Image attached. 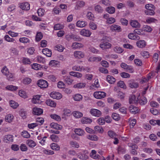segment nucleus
Here are the masks:
<instances>
[{
	"instance_id": "nucleus-1",
	"label": "nucleus",
	"mask_w": 160,
	"mask_h": 160,
	"mask_svg": "<svg viewBox=\"0 0 160 160\" xmlns=\"http://www.w3.org/2000/svg\"><path fill=\"white\" fill-rule=\"evenodd\" d=\"M145 8L147 10L145 11L146 15L150 16L154 15L155 8L153 5L152 4H147L145 5Z\"/></svg>"
},
{
	"instance_id": "nucleus-2",
	"label": "nucleus",
	"mask_w": 160,
	"mask_h": 160,
	"mask_svg": "<svg viewBox=\"0 0 160 160\" xmlns=\"http://www.w3.org/2000/svg\"><path fill=\"white\" fill-rule=\"evenodd\" d=\"M111 46V44L108 42V40L106 38H104L101 40L100 47L102 49L109 48Z\"/></svg>"
},
{
	"instance_id": "nucleus-3",
	"label": "nucleus",
	"mask_w": 160,
	"mask_h": 160,
	"mask_svg": "<svg viewBox=\"0 0 160 160\" xmlns=\"http://www.w3.org/2000/svg\"><path fill=\"white\" fill-rule=\"evenodd\" d=\"M78 157L81 160H86L89 158L88 152L86 150H82L78 154Z\"/></svg>"
},
{
	"instance_id": "nucleus-4",
	"label": "nucleus",
	"mask_w": 160,
	"mask_h": 160,
	"mask_svg": "<svg viewBox=\"0 0 160 160\" xmlns=\"http://www.w3.org/2000/svg\"><path fill=\"white\" fill-rule=\"evenodd\" d=\"M93 95L96 98L101 99L106 96V93L102 91H96L94 93Z\"/></svg>"
},
{
	"instance_id": "nucleus-5",
	"label": "nucleus",
	"mask_w": 160,
	"mask_h": 160,
	"mask_svg": "<svg viewBox=\"0 0 160 160\" xmlns=\"http://www.w3.org/2000/svg\"><path fill=\"white\" fill-rule=\"evenodd\" d=\"M120 66L122 68L129 72L132 73L134 72L133 68L131 66L128 65L126 63L122 62Z\"/></svg>"
},
{
	"instance_id": "nucleus-6",
	"label": "nucleus",
	"mask_w": 160,
	"mask_h": 160,
	"mask_svg": "<svg viewBox=\"0 0 160 160\" xmlns=\"http://www.w3.org/2000/svg\"><path fill=\"white\" fill-rule=\"evenodd\" d=\"M90 113L93 116L99 117L102 114L101 112L99 110L95 108H92L90 110Z\"/></svg>"
},
{
	"instance_id": "nucleus-7",
	"label": "nucleus",
	"mask_w": 160,
	"mask_h": 160,
	"mask_svg": "<svg viewBox=\"0 0 160 160\" xmlns=\"http://www.w3.org/2000/svg\"><path fill=\"white\" fill-rule=\"evenodd\" d=\"M92 33V32L89 30L86 29H83L80 32V34L83 37H89Z\"/></svg>"
},
{
	"instance_id": "nucleus-8",
	"label": "nucleus",
	"mask_w": 160,
	"mask_h": 160,
	"mask_svg": "<svg viewBox=\"0 0 160 160\" xmlns=\"http://www.w3.org/2000/svg\"><path fill=\"white\" fill-rule=\"evenodd\" d=\"M37 84L38 87L41 88H46L48 86V83L47 81L43 79H40L38 81Z\"/></svg>"
},
{
	"instance_id": "nucleus-9",
	"label": "nucleus",
	"mask_w": 160,
	"mask_h": 160,
	"mask_svg": "<svg viewBox=\"0 0 160 160\" xmlns=\"http://www.w3.org/2000/svg\"><path fill=\"white\" fill-rule=\"evenodd\" d=\"M108 14L104 15L103 18L106 20V22L107 24H111L114 23L116 21L115 18L112 17H109Z\"/></svg>"
},
{
	"instance_id": "nucleus-10",
	"label": "nucleus",
	"mask_w": 160,
	"mask_h": 160,
	"mask_svg": "<svg viewBox=\"0 0 160 160\" xmlns=\"http://www.w3.org/2000/svg\"><path fill=\"white\" fill-rule=\"evenodd\" d=\"M128 146L132 148L131 151V153L133 155H137L138 154V152L136 149H138V148L137 145L132 143H128Z\"/></svg>"
},
{
	"instance_id": "nucleus-11",
	"label": "nucleus",
	"mask_w": 160,
	"mask_h": 160,
	"mask_svg": "<svg viewBox=\"0 0 160 160\" xmlns=\"http://www.w3.org/2000/svg\"><path fill=\"white\" fill-rule=\"evenodd\" d=\"M50 96L53 99L59 100L62 98V95L59 92H52L50 94Z\"/></svg>"
},
{
	"instance_id": "nucleus-12",
	"label": "nucleus",
	"mask_w": 160,
	"mask_h": 160,
	"mask_svg": "<svg viewBox=\"0 0 160 160\" xmlns=\"http://www.w3.org/2000/svg\"><path fill=\"white\" fill-rule=\"evenodd\" d=\"M42 96L40 95H37L34 96L32 100V103L34 104H41L42 102L41 99Z\"/></svg>"
},
{
	"instance_id": "nucleus-13",
	"label": "nucleus",
	"mask_w": 160,
	"mask_h": 160,
	"mask_svg": "<svg viewBox=\"0 0 160 160\" xmlns=\"http://www.w3.org/2000/svg\"><path fill=\"white\" fill-rule=\"evenodd\" d=\"M155 73L154 72H152L148 75L147 78H142L140 82V83L142 84L147 82L150 78H152L154 75Z\"/></svg>"
},
{
	"instance_id": "nucleus-14",
	"label": "nucleus",
	"mask_w": 160,
	"mask_h": 160,
	"mask_svg": "<svg viewBox=\"0 0 160 160\" xmlns=\"http://www.w3.org/2000/svg\"><path fill=\"white\" fill-rule=\"evenodd\" d=\"M19 7L23 10H28L30 9V5L27 2H23L19 4Z\"/></svg>"
},
{
	"instance_id": "nucleus-15",
	"label": "nucleus",
	"mask_w": 160,
	"mask_h": 160,
	"mask_svg": "<svg viewBox=\"0 0 160 160\" xmlns=\"http://www.w3.org/2000/svg\"><path fill=\"white\" fill-rule=\"evenodd\" d=\"M74 56L76 58L81 59L84 57L85 54L81 51H75L74 52Z\"/></svg>"
},
{
	"instance_id": "nucleus-16",
	"label": "nucleus",
	"mask_w": 160,
	"mask_h": 160,
	"mask_svg": "<svg viewBox=\"0 0 160 160\" xmlns=\"http://www.w3.org/2000/svg\"><path fill=\"white\" fill-rule=\"evenodd\" d=\"M130 24L132 28H139L141 27L140 23L136 20H131Z\"/></svg>"
},
{
	"instance_id": "nucleus-17",
	"label": "nucleus",
	"mask_w": 160,
	"mask_h": 160,
	"mask_svg": "<svg viewBox=\"0 0 160 160\" xmlns=\"http://www.w3.org/2000/svg\"><path fill=\"white\" fill-rule=\"evenodd\" d=\"M43 110L38 107H34L32 109V113L36 115H39L43 113Z\"/></svg>"
},
{
	"instance_id": "nucleus-18",
	"label": "nucleus",
	"mask_w": 160,
	"mask_h": 160,
	"mask_svg": "<svg viewBox=\"0 0 160 160\" xmlns=\"http://www.w3.org/2000/svg\"><path fill=\"white\" fill-rule=\"evenodd\" d=\"M110 30L112 32H119L121 31V27L116 24H113L110 27Z\"/></svg>"
},
{
	"instance_id": "nucleus-19",
	"label": "nucleus",
	"mask_w": 160,
	"mask_h": 160,
	"mask_svg": "<svg viewBox=\"0 0 160 160\" xmlns=\"http://www.w3.org/2000/svg\"><path fill=\"white\" fill-rule=\"evenodd\" d=\"M86 85L85 83L80 82L73 85V87L77 89H81L84 88Z\"/></svg>"
},
{
	"instance_id": "nucleus-20",
	"label": "nucleus",
	"mask_w": 160,
	"mask_h": 160,
	"mask_svg": "<svg viewBox=\"0 0 160 160\" xmlns=\"http://www.w3.org/2000/svg\"><path fill=\"white\" fill-rule=\"evenodd\" d=\"M129 110L130 112L133 114L138 113L140 110L137 107L133 105H131L129 108Z\"/></svg>"
},
{
	"instance_id": "nucleus-21",
	"label": "nucleus",
	"mask_w": 160,
	"mask_h": 160,
	"mask_svg": "<svg viewBox=\"0 0 160 160\" xmlns=\"http://www.w3.org/2000/svg\"><path fill=\"white\" fill-rule=\"evenodd\" d=\"M19 95L23 98H26L28 97V93L26 91L23 89H21L18 91Z\"/></svg>"
},
{
	"instance_id": "nucleus-22",
	"label": "nucleus",
	"mask_w": 160,
	"mask_h": 160,
	"mask_svg": "<svg viewBox=\"0 0 160 160\" xmlns=\"http://www.w3.org/2000/svg\"><path fill=\"white\" fill-rule=\"evenodd\" d=\"M87 25V22L79 20L76 23V26L80 28L85 27Z\"/></svg>"
},
{
	"instance_id": "nucleus-23",
	"label": "nucleus",
	"mask_w": 160,
	"mask_h": 160,
	"mask_svg": "<svg viewBox=\"0 0 160 160\" xmlns=\"http://www.w3.org/2000/svg\"><path fill=\"white\" fill-rule=\"evenodd\" d=\"M90 156L91 158L94 159H98L100 157L99 155L97 154V152L94 150H92L90 154Z\"/></svg>"
},
{
	"instance_id": "nucleus-24",
	"label": "nucleus",
	"mask_w": 160,
	"mask_h": 160,
	"mask_svg": "<svg viewBox=\"0 0 160 160\" xmlns=\"http://www.w3.org/2000/svg\"><path fill=\"white\" fill-rule=\"evenodd\" d=\"M3 140L6 142H12L13 141V136L11 135H8L4 137Z\"/></svg>"
},
{
	"instance_id": "nucleus-25",
	"label": "nucleus",
	"mask_w": 160,
	"mask_h": 160,
	"mask_svg": "<svg viewBox=\"0 0 160 160\" xmlns=\"http://www.w3.org/2000/svg\"><path fill=\"white\" fill-rule=\"evenodd\" d=\"M18 89V87L12 85H8L5 87L6 90L12 92L16 91Z\"/></svg>"
},
{
	"instance_id": "nucleus-26",
	"label": "nucleus",
	"mask_w": 160,
	"mask_h": 160,
	"mask_svg": "<svg viewBox=\"0 0 160 160\" xmlns=\"http://www.w3.org/2000/svg\"><path fill=\"white\" fill-rule=\"evenodd\" d=\"M69 74L71 76L76 77L77 78H81L82 75V73L79 72L74 71H71L70 72Z\"/></svg>"
},
{
	"instance_id": "nucleus-27",
	"label": "nucleus",
	"mask_w": 160,
	"mask_h": 160,
	"mask_svg": "<svg viewBox=\"0 0 160 160\" xmlns=\"http://www.w3.org/2000/svg\"><path fill=\"white\" fill-rule=\"evenodd\" d=\"M74 132L75 134L79 136H82L84 135L85 133V132L83 130L79 128L74 129Z\"/></svg>"
},
{
	"instance_id": "nucleus-28",
	"label": "nucleus",
	"mask_w": 160,
	"mask_h": 160,
	"mask_svg": "<svg viewBox=\"0 0 160 160\" xmlns=\"http://www.w3.org/2000/svg\"><path fill=\"white\" fill-rule=\"evenodd\" d=\"M128 83L131 88H136L138 86V83L134 82L133 80L129 81Z\"/></svg>"
},
{
	"instance_id": "nucleus-29",
	"label": "nucleus",
	"mask_w": 160,
	"mask_h": 160,
	"mask_svg": "<svg viewBox=\"0 0 160 160\" xmlns=\"http://www.w3.org/2000/svg\"><path fill=\"white\" fill-rule=\"evenodd\" d=\"M81 121L82 124H87L91 123L92 122V120L88 118L83 117L82 118Z\"/></svg>"
},
{
	"instance_id": "nucleus-30",
	"label": "nucleus",
	"mask_w": 160,
	"mask_h": 160,
	"mask_svg": "<svg viewBox=\"0 0 160 160\" xmlns=\"http://www.w3.org/2000/svg\"><path fill=\"white\" fill-rule=\"evenodd\" d=\"M43 53L47 56L50 57L52 55L51 51L48 48H45L42 50Z\"/></svg>"
},
{
	"instance_id": "nucleus-31",
	"label": "nucleus",
	"mask_w": 160,
	"mask_h": 160,
	"mask_svg": "<svg viewBox=\"0 0 160 160\" xmlns=\"http://www.w3.org/2000/svg\"><path fill=\"white\" fill-rule=\"evenodd\" d=\"M94 131H95V133L96 132L102 134L104 132V129L102 127L99 126H96L94 127Z\"/></svg>"
},
{
	"instance_id": "nucleus-32",
	"label": "nucleus",
	"mask_w": 160,
	"mask_h": 160,
	"mask_svg": "<svg viewBox=\"0 0 160 160\" xmlns=\"http://www.w3.org/2000/svg\"><path fill=\"white\" fill-rule=\"evenodd\" d=\"M14 119L13 115L11 114H8L5 117V120L6 122L9 123L12 122Z\"/></svg>"
},
{
	"instance_id": "nucleus-33",
	"label": "nucleus",
	"mask_w": 160,
	"mask_h": 160,
	"mask_svg": "<svg viewBox=\"0 0 160 160\" xmlns=\"http://www.w3.org/2000/svg\"><path fill=\"white\" fill-rule=\"evenodd\" d=\"M83 45L80 43L75 42L72 44V47L73 49H78L83 47Z\"/></svg>"
},
{
	"instance_id": "nucleus-34",
	"label": "nucleus",
	"mask_w": 160,
	"mask_h": 160,
	"mask_svg": "<svg viewBox=\"0 0 160 160\" xmlns=\"http://www.w3.org/2000/svg\"><path fill=\"white\" fill-rule=\"evenodd\" d=\"M50 126L51 128L61 130L62 128L61 126L54 122L51 123L50 124Z\"/></svg>"
},
{
	"instance_id": "nucleus-35",
	"label": "nucleus",
	"mask_w": 160,
	"mask_h": 160,
	"mask_svg": "<svg viewBox=\"0 0 160 160\" xmlns=\"http://www.w3.org/2000/svg\"><path fill=\"white\" fill-rule=\"evenodd\" d=\"M138 98H136L135 95L132 94L129 97V101L130 103H136L138 102Z\"/></svg>"
},
{
	"instance_id": "nucleus-36",
	"label": "nucleus",
	"mask_w": 160,
	"mask_h": 160,
	"mask_svg": "<svg viewBox=\"0 0 160 160\" xmlns=\"http://www.w3.org/2000/svg\"><path fill=\"white\" fill-rule=\"evenodd\" d=\"M46 103L47 105L52 107H55L56 106V103L53 101L48 99L46 101Z\"/></svg>"
},
{
	"instance_id": "nucleus-37",
	"label": "nucleus",
	"mask_w": 160,
	"mask_h": 160,
	"mask_svg": "<svg viewBox=\"0 0 160 160\" xmlns=\"http://www.w3.org/2000/svg\"><path fill=\"white\" fill-rule=\"evenodd\" d=\"M72 69L73 71L82 72L85 70L83 66H80L77 65H75L72 67Z\"/></svg>"
},
{
	"instance_id": "nucleus-38",
	"label": "nucleus",
	"mask_w": 160,
	"mask_h": 160,
	"mask_svg": "<svg viewBox=\"0 0 160 160\" xmlns=\"http://www.w3.org/2000/svg\"><path fill=\"white\" fill-rule=\"evenodd\" d=\"M35 61L38 62L39 63L44 64L46 62V60L45 58L41 56H37L35 58Z\"/></svg>"
},
{
	"instance_id": "nucleus-39",
	"label": "nucleus",
	"mask_w": 160,
	"mask_h": 160,
	"mask_svg": "<svg viewBox=\"0 0 160 160\" xmlns=\"http://www.w3.org/2000/svg\"><path fill=\"white\" fill-rule=\"evenodd\" d=\"M85 4V2L83 1H78L76 3L75 8L77 9H79L83 7Z\"/></svg>"
},
{
	"instance_id": "nucleus-40",
	"label": "nucleus",
	"mask_w": 160,
	"mask_h": 160,
	"mask_svg": "<svg viewBox=\"0 0 160 160\" xmlns=\"http://www.w3.org/2000/svg\"><path fill=\"white\" fill-rule=\"evenodd\" d=\"M73 116L76 118H79L83 116L82 113L78 111H75L72 113Z\"/></svg>"
},
{
	"instance_id": "nucleus-41",
	"label": "nucleus",
	"mask_w": 160,
	"mask_h": 160,
	"mask_svg": "<svg viewBox=\"0 0 160 160\" xmlns=\"http://www.w3.org/2000/svg\"><path fill=\"white\" fill-rule=\"evenodd\" d=\"M138 98V102L140 105H143L147 103V101L146 98L145 97L142 96L141 98L140 99H139V98Z\"/></svg>"
},
{
	"instance_id": "nucleus-42",
	"label": "nucleus",
	"mask_w": 160,
	"mask_h": 160,
	"mask_svg": "<svg viewBox=\"0 0 160 160\" xmlns=\"http://www.w3.org/2000/svg\"><path fill=\"white\" fill-rule=\"evenodd\" d=\"M128 37L130 39L134 40H138L139 39V36L134 33H129L128 35Z\"/></svg>"
},
{
	"instance_id": "nucleus-43",
	"label": "nucleus",
	"mask_w": 160,
	"mask_h": 160,
	"mask_svg": "<svg viewBox=\"0 0 160 160\" xmlns=\"http://www.w3.org/2000/svg\"><path fill=\"white\" fill-rule=\"evenodd\" d=\"M107 81L110 84H113L116 81V79L112 76L108 75L107 78Z\"/></svg>"
},
{
	"instance_id": "nucleus-44",
	"label": "nucleus",
	"mask_w": 160,
	"mask_h": 160,
	"mask_svg": "<svg viewBox=\"0 0 160 160\" xmlns=\"http://www.w3.org/2000/svg\"><path fill=\"white\" fill-rule=\"evenodd\" d=\"M136 44L137 46L140 48H143L146 45L145 41L142 40L137 41V42Z\"/></svg>"
},
{
	"instance_id": "nucleus-45",
	"label": "nucleus",
	"mask_w": 160,
	"mask_h": 160,
	"mask_svg": "<svg viewBox=\"0 0 160 160\" xmlns=\"http://www.w3.org/2000/svg\"><path fill=\"white\" fill-rule=\"evenodd\" d=\"M157 20L155 18L152 17H148L146 18V23L148 24H150L153 23H155Z\"/></svg>"
},
{
	"instance_id": "nucleus-46",
	"label": "nucleus",
	"mask_w": 160,
	"mask_h": 160,
	"mask_svg": "<svg viewBox=\"0 0 160 160\" xmlns=\"http://www.w3.org/2000/svg\"><path fill=\"white\" fill-rule=\"evenodd\" d=\"M129 126L131 128H133L136 123V119L132 118H130L129 119Z\"/></svg>"
},
{
	"instance_id": "nucleus-47",
	"label": "nucleus",
	"mask_w": 160,
	"mask_h": 160,
	"mask_svg": "<svg viewBox=\"0 0 160 160\" xmlns=\"http://www.w3.org/2000/svg\"><path fill=\"white\" fill-rule=\"evenodd\" d=\"M5 40L8 42H12L14 43L16 42V41L14 39L10 38L8 35H6L4 37Z\"/></svg>"
},
{
	"instance_id": "nucleus-48",
	"label": "nucleus",
	"mask_w": 160,
	"mask_h": 160,
	"mask_svg": "<svg viewBox=\"0 0 160 160\" xmlns=\"http://www.w3.org/2000/svg\"><path fill=\"white\" fill-rule=\"evenodd\" d=\"M27 144L30 147L33 148L36 145V142L32 140H28L26 142Z\"/></svg>"
},
{
	"instance_id": "nucleus-49",
	"label": "nucleus",
	"mask_w": 160,
	"mask_h": 160,
	"mask_svg": "<svg viewBox=\"0 0 160 160\" xmlns=\"http://www.w3.org/2000/svg\"><path fill=\"white\" fill-rule=\"evenodd\" d=\"M118 56L115 54H108L105 56L104 58L105 59L108 60L110 59H116L118 58Z\"/></svg>"
},
{
	"instance_id": "nucleus-50",
	"label": "nucleus",
	"mask_w": 160,
	"mask_h": 160,
	"mask_svg": "<svg viewBox=\"0 0 160 160\" xmlns=\"http://www.w3.org/2000/svg\"><path fill=\"white\" fill-rule=\"evenodd\" d=\"M10 106L14 109L16 108L18 106L19 104L15 101L11 100L9 102Z\"/></svg>"
},
{
	"instance_id": "nucleus-51",
	"label": "nucleus",
	"mask_w": 160,
	"mask_h": 160,
	"mask_svg": "<svg viewBox=\"0 0 160 160\" xmlns=\"http://www.w3.org/2000/svg\"><path fill=\"white\" fill-rule=\"evenodd\" d=\"M71 111L67 108H65L63 110V115L65 116H70L72 114Z\"/></svg>"
},
{
	"instance_id": "nucleus-52",
	"label": "nucleus",
	"mask_w": 160,
	"mask_h": 160,
	"mask_svg": "<svg viewBox=\"0 0 160 160\" xmlns=\"http://www.w3.org/2000/svg\"><path fill=\"white\" fill-rule=\"evenodd\" d=\"M49 65L51 67H56L59 65V62L57 60H52L50 62Z\"/></svg>"
},
{
	"instance_id": "nucleus-53",
	"label": "nucleus",
	"mask_w": 160,
	"mask_h": 160,
	"mask_svg": "<svg viewBox=\"0 0 160 160\" xmlns=\"http://www.w3.org/2000/svg\"><path fill=\"white\" fill-rule=\"evenodd\" d=\"M64 81L68 85H71L73 81V80L70 78L69 76L64 77Z\"/></svg>"
},
{
	"instance_id": "nucleus-54",
	"label": "nucleus",
	"mask_w": 160,
	"mask_h": 160,
	"mask_svg": "<svg viewBox=\"0 0 160 160\" xmlns=\"http://www.w3.org/2000/svg\"><path fill=\"white\" fill-rule=\"evenodd\" d=\"M50 147L52 149L55 151H58L60 149L59 146L55 143H52L50 145Z\"/></svg>"
},
{
	"instance_id": "nucleus-55",
	"label": "nucleus",
	"mask_w": 160,
	"mask_h": 160,
	"mask_svg": "<svg viewBox=\"0 0 160 160\" xmlns=\"http://www.w3.org/2000/svg\"><path fill=\"white\" fill-rule=\"evenodd\" d=\"M142 30L145 32H150L152 30L151 27L147 25H145L143 26Z\"/></svg>"
},
{
	"instance_id": "nucleus-56",
	"label": "nucleus",
	"mask_w": 160,
	"mask_h": 160,
	"mask_svg": "<svg viewBox=\"0 0 160 160\" xmlns=\"http://www.w3.org/2000/svg\"><path fill=\"white\" fill-rule=\"evenodd\" d=\"M70 145L74 148H78L80 146L79 143L76 141H72L70 142Z\"/></svg>"
},
{
	"instance_id": "nucleus-57",
	"label": "nucleus",
	"mask_w": 160,
	"mask_h": 160,
	"mask_svg": "<svg viewBox=\"0 0 160 160\" xmlns=\"http://www.w3.org/2000/svg\"><path fill=\"white\" fill-rule=\"evenodd\" d=\"M114 50L116 52L119 54L122 53L124 51L122 48L118 46H116L114 48Z\"/></svg>"
},
{
	"instance_id": "nucleus-58",
	"label": "nucleus",
	"mask_w": 160,
	"mask_h": 160,
	"mask_svg": "<svg viewBox=\"0 0 160 160\" xmlns=\"http://www.w3.org/2000/svg\"><path fill=\"white\" fill-rule=\"evenodd\" d=\"M87 138L93 141H97L98 139V137L95 135H89L88 136Z\"/></svg>"
},
{
	"instance_id": "nucleus-59",
	"label": "nucleus",
	"mask_w": 160,
	"mask_h": 160,
	"mask_svg": "<svg viewBox=\"0 0 160 160\" xmlns=\"http://www.w3.org/2000/svg\"><path fill=\"white\" fill-rule=\"evenodd\" d=\"M106 11L110 14L114 13L115 11L114 7L112 6L108 7L106 8Z\"/></svg>"
},
{
	"instance_id": "nucleus-60",
	"label": "nucleus",
	"mask_w": 160,
	"mask_h": 160,
	"mask_svg": "<svg viewBox=\"0 0 160 160\" xmlns=\"http://www.w3.org/2000/svg\"><path fill=\"white\" fill-rule=\"evenodd\" d=\"M82 96L79 94H76L73 96V98L75 101H80L82 99Z\"/></svg>"
},
{
	"instance_id": "nucleus-61",
	"label": "nucleus",
	"mask_w": 160,
	"mask_h": 160,
	"mask_svg": "<svg viewBox=\"0 0 160 160\" xmlns=\"http://www.w3.org/2000/svg\"><path fill=\"white\" fill-rule=\"evenodd\" d=\"M22 62L24 64H29L31 63V62L29 58H23L22 60Z\"/></svg>"
},
{
	"instance_id": "nucleus-62",
	"label": "nucleus",
	"mask_w": 160,
	"mask_h": 160,
	"mask_svg": "<svg viewBox=\"0 0 160 160\" xmlns=\"http://www.w3.org/2000/svg\"><path fill=\"white\" fill-rule=\"evenodd\" d=\"M64 28V25L61 24H57L54 25V29L55 30H59L62 29Z\"/></svg>"
},
{
	"instance_id": "nucleus-63",
	"label": "nucleus",
	"mask_w": 160,
	"mask_h": 160,
	"mask_svg": "<svg viewBox=\"0 0 160 160\" xmlns=\"http://www.w3.org/2000/svg\"><path fill=\"white\" fill-rule=\"evenodd\" d=\"M7 79L9 80L13 81L14 80V73L9 72L6 76Z\"/></svg>"
},
{
	"instance_id": "nucleus-64",
	"label": "nucleus",
	"mask_w": 160,
	"mask_h": 160,
	"mask_svg": "<svg viewBox=\"0 0 160 160\" xmlns=\"http://www.w3.org/2000/svg\"><path fill=\"white\" fill-rule=\"evenodd\" d=\"M50 138L54 142H58L59 140L58 137L55 134H52L50 135Z\"/></svg>"
}]
</instances>
